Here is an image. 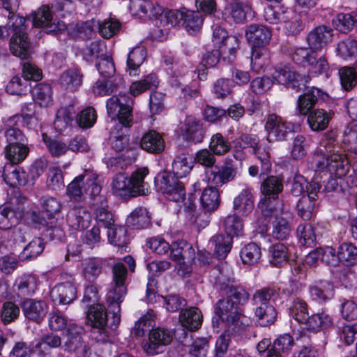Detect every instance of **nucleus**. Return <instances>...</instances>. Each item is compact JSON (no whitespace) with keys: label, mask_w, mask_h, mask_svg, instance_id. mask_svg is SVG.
Wrapping results in <instances>:
<instances>
[{"label":"nucleus","mask_w":357,"mask_h":357,"mask_svg":"<svg viewBox=\"0 0 357 357\" xmlns=\"http://www.w3.org/2000/svg\"><path fill=\"white\" fill-rule=\"evenodd\" d=\"M193 158L185 153L177 155L172 162V173L163 172L155 178V185L166 197L175 202L184 200L185 190L179 178L186 176L192 168Z\"/></svg>","instance_id":"f257e3e1"},{"label":"nucleus","mask_w":357,"mask_h":357,"mask_svg":"<svg viewBox=\"0 0 357 357\" xmlns=\"http://www.w3.org/2000/svg\"><path fill=\"white\" fill-rule=\"evenodd\" d=\"M4 9L9 12L7 25L11 28L13 35L10 39L12 54L22 59L29 56V40L25 31L26 19L15 14L20 6V0H1Z\"/></svg>","instance_id":"f03ea898"},{"label":"nucleus","mask_w":357,"mask_h":357,"mask_svg":"<svg viewBox=\"0 0 357 357\" xmlns=\"http://www.w3.org/2000/svg\"><path fill=\"white\" fill-rule=\"evenodd\" d=\"M210 149H204L196 153L195 161L206 167L205 171L206 179L208 185L222 186L223 184L234 179L236 171L230 165L221 167L215 165L216 158Z\"/></svg>","instance_id":"7ed1b4c3"},{"label":"nucleus","mask_w":357,"mask_h":357,"mask_svg":"<svg viewBox=\"0 0 357 357\" xmlns=\"http://www.w3.org/2000/svg\"><path fill=\"white\" fill-rule=\"evenodd\" d=\"M127 268L123 263H116L112 267V287L107 294V302L112 311V323L110 328L116 329L119 326L120 319V304L126 294L125 282L127 278Z\"/></svg>","instance_id":"20e7f679"},{"label":"nucleus","mask_w":357,"mask_h":357,"mask_svg":"<svg viewBox=\"0 0 357 357\" xmlns=\"http://www.w3.org/2000/svg\"><path fill=\"white\" fill-rule=\"evenodd\" d=\"M268 200L261 203V210L264 215L270 217L272 224V236L279 240L285 239L290 234L292 219L291 212L284 208L282 202H277L275 208H270Z\"/></svg>","instance_id":"39448f33"},{"label":"nucleus","mask_w":357,"mask_h":357,"mask_svg":"<svg viewBox=\"0 0 357 357\" xmlns=\"http://www.w3.org/2000/svg\"><path fill=\"white\" fill-rule=\"evenodd\" d=\"M215 313L225 323L228 333L242 335L245 332L248 326L246 317L239 312L238 306L227 297L216 303Z\"/></svg>","instance_id":"423d86ee"},{"label":"nucleus","mask_w":357,"mask_h":357,"mask_svg":"<svg viewBox=\"0 0 357 357\" xmlns=\"http://www.w3.org/2000/svg\"><path fill=\"white\" fill-rule=\"evenodd\" d=\"M101 189L97 176L85 172L84 174L76 176L69 183L66 193L71 200L81 202L84 198V194L95 197L100 193Z\"/></svg>","instance_id":"0eeeda50"},{"label":"nucleus","mask_w":357,"mask_h":357,"mask_svg":"<svg viewBox=\"0 0 357 357\" xmlns=\"http://www.w3.org/2000/svg\"><path fill=\"white\" fill-rule=\"evenodd\" d=\"M132 100L126 95H119L111 97L107 101V110L109 116L118 119L125 127H130L132 123Z\"/></svg>","instance_id":"6e6552de"},{"label":"nucleus","mask_w":357,"mask_h":357,"mask_svg":"<svg viewBox=\"0 0 357 357\" xmlns=\"http://www.w3.org/2000/svg\"><path fill=\"white\" fill-rule=\"evenodd\" d=\"M170 257L176 263V268L180 275L185 277L190 273L192 271L190 265L195 258V251L192 245L185 241L172 243Z\"/></svg>","instance_id":"1a4fd4ad"},{"label":"nucleus","mask_w":357,"mask_h":357,"mask_svg":"<svg viewBox=\"0 0 357 357\" xmlns=\"http://www.w3.org/2000/svg\"><path fill=\"white\" fill-rule=\"evenodd\" d=\"M32 119L31 115L15 114L4 122V136L7 145L27 144V139L21 128L28 126Z\"/></svg>","instance_id":"9d476101"},{"label":"nucleus","mask_w":357,"mask_h":357,"mask_svg":"<svg viewBox=\"0 0 357 357\" xmlns=\"http://www.w3.org/2000/svg\"><path fill=\"white\" fill-rule=\"evenodd\" d=\"M98 27L100 35L105 38H110L116 35L120 30L121 24L115 19H107L102 22L91 20L80 22L76 24L77 33L76 36H86L93 32L94 27Z\"/></svg>","instance_id":"9b49d317"},{"label":"nucleus","mask_w":357,"mask_h":357,"mask_svg":"<svg viewBox=\"0 0 357 357\" xmlns=\"http://www.w3.org/2000/svg\"><path fill=\"white\" fill-rule=\"evenodd\" d=\"M314 52L307 48H297L292 55V59L298 64L308 67V70L311 73L322 74L326 73L329 68L328 61L324 57L317 58Z\"/></svg>","instance_id":"f8f14e48"},{"label":"nucleus","mask_w":357,"mask_h":357,"mask_svg":"<svg viewBox=\"0 0 357 357\" xmlns=\"http://www.w3.org/2000/svg\"><path fill=\"white\" fill-rule=\"evenodd\" d=\"M327 154V165L331 173L342 178L348 172L350 165L347 155L342 149L333 142H328L325 146Z\"/></svg>","instance_id":"ddd939ff"},{"label":"nucleus","mask_w":357,"mask_h":357,"mask_svg":"<svg viewBox=\"0 0 357 357\" xmlns=\"http://www.w3.org/2000/svg\"><path fill=\"white\" fill-rule=\"evenodd\" d=\"M268 142L284 141L292 131L291 124L275 114L267 115L265 123Z\"/></svg>","instance_id":"4468645a"},{"label":"nucleus","mask_w":357,"mask_h":357,"mask_svg":"<svg viewBox=\"0 0 357 357\" xmlns=\"http://www.w3.org/2000/svg\"><path fill=\"white\" fill-rule=\"evenodd\" d=\"M173 332L164 328L153 329L149 335V342L143 344L144 350L149 355L162 353L173 340Z\"/></svg>","instance_id":"2eb2a0df"},{"label":"nucleus","mask_w":357,"mask_h":357,"mask_svg":"<svg viewBox=\"0 0 357 357\" xmlns=\"http://www.w3.org/2000/svg\"><path fill=\"white\" fill-rule=\"evenodd\" d=\"M33 26L45 27L48 33L58 34L66 29V24L58 19H54L50 7L43 5L34 13L33 17Z\"/></svg>","instance_id":"dca6fc26"},{"label":"nucleus","mask_w":357,"mask_h":357,"mask_svg":"<svg viewBox=\"0 0 357 357\" xmlns=\"http://www.w3.org/2000/svg\"><path fill=\"white\" fill-rule=\"evenodd\" d=\"M87 319L91 326L98 329L99 336L95 338L98 341L106 342L109 333L107 330V314L105 307L102 304L92 305L87 311Z\"/></svg>","instance_id":"f3484780"},{"label":"nucleus","mask_w":357,"mask_h":357,"mask_svg":"<svg viewBox=\"0 0 357 357\" xmlns=\"http://www.w3.org/2000/svg\"><path fill=\"white\" fill-rule=\"evenodd\" d=\"M261 194L264 196L259 203L261 209V203L268 200L270 208H275L277 202H281L278 199V195L283 190V183L281 178L276 176H269L264 178L260 187Z\"/></svg>","instance_id":"a211bd4d"},{"label":"nucleus","mask_w":357,"mask_h":357,"mask_svg":"<svg viewBox=\"0 0 357 357\" xmlns=\"http://www.w3.org/2000/svg\"><path fill=\"white\" fill-rule=\"evenodd\" d=\"M273 79L279 84L288 85L297 91L301 90L305 87V84L309 82L310 77L296 74L287 66L278 67L273 75Z\"/></svg>","instance_id":"6ab92c4d"},{"label":"nucleus","mask_w":357,"mask_h":357,"mask_svg":"<svg viewBox=\"0 0 357 357\" xmlns=\"http://www.w3.org/2000/svg\"><path fill=\"white\" fill-rule=\"evenodd\" d=\"M245 36L252 47L267 46L270 43L272 31L264 25L252 24L247 28Z\"/></svg>","instance_id":"aec40b11"},{"label":"nucleus","mask_w":357,"mask_h":357,"mask_svg":"<svg viewBox=\"0 0 357 357\" xmlns=\"http://www.w3.org/2000/svg\"><path fill=\"white\" fill-rule=\"evenodd\" d=\"M333 30L324 25L313 29L306 38L311 51H319L328 43L331 41Z\"/></svg>","instance_id":"412c9836"},{"label":"nucleus","mask_w":357,"mask_h":357,"mask_svg":"<svg viewBox=\"0 0 357 357\" xmlns=\"http://www.w3.org/2000/svg\"><path fill=\"white\" fill-rule=\"evenodd\" d=\"M91 221V216L86 208L81 206H75L69 210L66 217V222L72 230H82L87 228Z\"/></svg>","instance_id":"4be33fe9"},{"label":"nucleus","mask_w":357,"mask_h":357,"mask_svg":"<svg viewBox=\"0 0 357 357\" xmlns=\"http://www.w3.org/2000/svg\"><path fill=\"white\" fill-rule=\"evenodd\" d=\"M24 317L29 320L40 323L47 313V306L43 301L25 299L21 305Z\"/></svg>","instance_id":"5701e85b"},{"label":"nucleus","mask_w":357,"mask_h":357,"mask_svg":"<svg viewBox=\"0 0 357 357\" xmlns=\"http://www.w3.org/2000/svg\"><path fill=\"white\" fill-rule=\"evenodd\" d=\"M16 164L6 163L2 170L4 181L11 187L24 186L28 181L26 172Z\"/></svg>","instance_id":"b1692460"},{"label":"nucleus","mask_w":357,"mask_h":357,"mask_svg":"<svg viewBox=\"0 0 357 357\" xmlns=\"http://www.w3.org/2000/svg\"><path fill=\"white\" fill-rule=\"evenodd\" d=\"M83 328L76 324H69L65 333L66 340L63 347L69 351H86V347L83 346L82 334Z\"/></svg>","instance_id":"393cba45"},{"label":"nucleus","mask_w":357,"mask_h":357,"mask_svg":"<svg viewBox=\"0 0 357 357\" xmlns=\"http://www.w3.org/2000/svg\"><path fill=\"white\" fill-rule=\"evenodd\" d=\"M148 174L149 169L146 167L139 168L131 174L129 181L132 197L146 195L150 192V187L144 181Z\"/></svg>","instance_id":"a878e982"},{"label":"nucleus","mask_w":357,"mask_h":357,"mask_svg":"<svg viewBox=\"0 0 357 357\" xmlns=\"http://www.w3.org/2000/svg\"><path fill=\"white\" fill-rule=\"evenodd\" d=\"M130 10L133 15L138 16L139 18L157 17L158 15L162 12V7L155 6L149 0H130Z\"/></svg>","instance_id":"bb28decb"},{"label":"nucleus","mask_w":357,"mask_h":357,"mask_svg":"<svg viewBox=\"0 0 357 357\" xmlns=\"http://www.w3.org/2000/svg\"><path fill=\"white\" fill-rule=\"evenodd\" d=\"M328 95L320 89L312 87L310 91L301 95L298 100V109L302 115L309 114L310 111L314 106L318 98L326 100Z\"/></svg>","instance_id":"cd10ccee"},{"label":"nucleus","mask_w":357,"mask_h":357,"mask_svg":"<svg viewBox=\"0 0 357 357\" xmlns=\"http://www.w3.org/2000/svg\"><path fill=\"white\" fill-rule=\"evenodd\" d=\"M333 116V110L314 109L309 113L307 123L312 130L322 131L328 127L329 121Z\"/></svg>","instance_id":"c85d7f7f"},{"label":"nucleus","mask_w":357,"mask_h":357,"mask_svg":"<svg viewBox=\"0 0 357 357\" xmlns=\"http://www.w3.org/2000/svg\"><path fill=\"white\" fill-rule=\"evenodd\" d=\"M212 41L216 47L223 48V53L227 52L229 53L228 56L229 61H233L235 59L236 48L234 46L229 47L227 45L229 42L231 43L236 42V39L234 38H229L228 33L225 29L218 26H215L213 32Z\"/></svg>","instance_id":"c756f323"},{"label":"nucleus","mask_w":357,"mask_h":357,"mask_svg":"<svg viewBox=\"0 0 357 357\" xmlns=\"http://www.w3.org/2000/svg\"><path fill=\"white\" fill-rule=\"evenodd\" d=\"M50 296L54 302L61 304H68L76 297V289L75 286L66 282L55 286L50 292Z\"/></svg>","instance_id":"7c9ffc66"},{"label":"nucleus","mask_w":357,"mask_h":357,"mask_svg":"<svg viewBox=\"0 0 357 357\" xmlns=\"http://www.w3.org/2000/svg\"><path fill=\"white\" fill-rule=\"evenodd\" d=\"M23 216V211L19 208L8 206H0V229H10L15 226Z\"/></svg>","instance_id":"2f4dec72"},{"label":"nucleus","mask_w":357,"mask_h":357,"mask_svg":"<svg viewBox=\"0 0 357 357\" xmlns=\"http://www.w3.org/2000/svg\"><path fill=\"white\" fill-rule=\"evenodd\" d=\"M142 149L152 153H159L165 149V142L162 136L155 130L146 132L140 142Z\"/></svg>","instance_id":"473e14b6"},{"label":"nucleus","mask_w":357,"mask_h":357,"mask_svg":"<svg viewBox=\"0 0 357 357\" xmlns=\"http://www.w3.org/2000/svg\"><path fill=\"white\" fill-rule=\"evenodd\" d=\"M130 181L125 173L116 174L112 178L111 188L114 195L123 199L132 197L130 188Z\"/></svg>","instance_id":"72a5a7b5"},{"label":"nucleus","mask_w":357,"mask_h":357,"mask_svg":"<svg viewBox=\"0 0 357 357\" xmlns=\"http://www.w3.org/2000/svg\"><path fill=\"white\" fill-rule=\"evenodd\" d=\"M251 68L259 73L269 63L271 52L267 46L252 47Z\"/></svg>","instance_id":"f704fd0d"},{"label":"nucleus","mask_w":357,"mask_h":357,"mask_svg":"<svg viewBox=\"0 0 357 357\" xmlns=\"http://www.w3.org/2000/svg\"><path fill=\"white\" fill-rule=\"evenodd\" d=\"M234 208L242 215H248L254 209L253 195L250 188H245L234 199Z\"/></svg>","instance_id":"c9c22d12"},{"label":"nucleus","mask_w":357,"mask_h":357,"mask_svg":"<svg viewBox=\"0 0 357 357\" xmlns=\"http://www.w3.org/2000/svg\"><path fill=\"white\" fill-rule=\"evenodd\" d=\"M179 321L183 326L194 331L201 326L202 314L197 307H192L181 312Z\"/></svg>","instance_id":"e433bc0d"},{"label":"nucleus","mask_w":357,"mask_h":357,"mask_svg":"<svg viewBox=\"0 0 357 357\" xmlns=\"http://www.w3.org/2000/svg\"><path fill=\"white\" fill-rule=\"evenodd\" d=\"M217 187L214 185H210L209 187L204 188L202 191L200 201L206 211H214L220 206V197Z\"/></svg>","instance_id":"4c0bfd02"},{"label":"nucleus","mask_w":357,"mask_h":357,"mask_svg":"<svg viewBox=\"0 0 357 357\" xmlns=\"http://www.w3.org/2000/svg\"><path fill=\"white\" fill-rule=\"evenodd\" d=\"M268 259L271 265L281 267L286 264L289 259V249L284 243H278L270 246Z\"/></svg>","instance_id":"58836bf2"},{"label":"nucleus","mask_w":357,"mask_h":357,"mask_svg":"<svg viewBox=\"0 0 357 357\" xmlns=\"http://www.w3.org/2000/svg\"><path fill=\"white\" fill-rule=\"evenodd\" d=\"M58 82L61 88L74 91L82 84V75L76 69H69L60 75Z\"/></svg>","instance_id":"ea45409f"},{"label":"nucleus","mask_w":357,"mask_h":357,"mask_svg":"<svg viewBox=\"0 0 357 357\" xmlns=\"http://www.w3.org/2000/svg\"><path fill=\"white\" fill-rule=\"evenodd\" d=\"M126 224L137 229L146 228L151 225V216L146 208H135L126 219Z\"/></svg>","instance_id":"a19ab883"},{"label":"nucleus","mask_w":357,"mask_h":357,"mask_svg":"<svg viewBox=\"0 0 357 357\" xmlns=\"http://www.w3.org/2000/svg\"><path fill=\"white\" fill-rule=\"evenodd\" d=\"M29 149L27 144L6 145L4 148L6 158L8 163L18 164L22 162L28 155Z\"/></svg>","instance_id":"79ce46f5"},{"label":"nucleus","mask_w":357,"mask_h":357,"mask_svg":"<svg viewBox=\"0 0 357 357\" xmlns=\"http://www.w3.org/2000/svg\"><path fill=\"white\" fill-rule=\"evenodd\" d=\"M103 260L97 257L89 258L83 262V274L86 280L94 281L102 272Z\"/></svg>","instance_id":"37998d69"},{"label":"nucleus","mask_w":357,"mask_h":357,"mask_svg":"<svg viewBox=\"0 0 357 357\" xmlns=\"http://www.w3.org/2000/svg\"><path fill=\"white\" fill-rule=\"evenodd\" d=\"M311 298L316 301H326L333 295V284L328 281H319L309 288Z\"/></svg>","instance_id":"c03bdc74"},{"label":"nucleus","mask_w":357,"mask_h":357,"mask_svg":"<svg viewBox=\"0 0 357 357\" xmlns=\"http://www.w3.org/2000/svg\"><path fill=\"white\" fill-rule=\"evenodd\" d=\"M211 243L214 246V252L219 259H224L230 252L232 244V238L230 236L217 234L213 236Z\"/></svg>","instance_id":"a18cd8bd"},{"label":"nucleus","mask_w":357,"mask_h":357,"mask_svg":"<svg viewBox=\"0 0 357 357\" xmlns=\"http://www.w3.org/2000/svg\"><path fill=\"white\" fill-rule=\"evenodd\" d=\"M306 326V329L312 332H317L322 328H326L331 325L332 320L328 314L321 312L311 315L307 314L306 320L302 321Z\"/></svg>","instance_id":"49530a36"},{"label":"nucleus","mask_w":357,"mask_h":357,"mask_svg":"<svg viewBox=\"0 0 357 357\" xmlns=\"http://www.w3.org/2000/svg\"><path fill=\"white\" fill-rule=\"evenodd\" d=\"M32 95L36 102L42 107H47L52 102V89L51 86L45 83H40L36 85L32 90Z\"/></svg>","instance_id":"de8ad7c7"},{"label":"nucleus","mask_w":357,"mask_h":357,"mask_svg":"<svg viewBox=\"0 0 357 357\" xmlns=\"http://www.w3.org/2000/svg\"><path fill=\"white\" fill-rule=\"evenodd\" d=\"M338 261L346 266H352L357 261V247L351 243H343L337 249Z\"/></svg>","instance_id":"09e8293b"},{"label":"nucleus","mask_w":357,"mask_h":357,"mask_svg":"<svg viewBox=\"0 0 357 357\" xmlns=\"http://www.w3.org/2000/svg\"><path fill=\"white\" fill-rule=\"evenodd\" d=\"M14 287L20 296H31L36 289V279L31 275H23L16 280Z\"/></svg>","instance_id":"8fccbe9b"},{"label":"nucleus","mask_w":357,"mask_h":357,"mask_svg":"<svg viewBox=\"0 0 357 357\" xmlns=\"http://www.w3.org/2000/svg\"><path fill=\"white\" fill-rule=\"evenodd\" d=\"M158 79L155 74H149L139 81L133 82L130 86L132 95L137 96L146 90L157 88Z\"/></svg>","instance_id":"3c124183"},{"label":"nucleus","mask_w":357,"mask_h":357,"mask_svg":"<svg viewBox=\"0 0 357 357\" xmlns=\"http://www.w3.org/2000/svg\"><path fill=\"white\" fill-rule=\"evenodd\" d=\"M257 322L261 326H268L274 323L277 312L273 305L257 307L255 311Z\"/></svg>","instance_id":"603ef678"},{"label":"nucleus","mask_w":357,"mask_h":357,"mask_svg":"<svg viewBox=\"0 0 357 357\" xmlns=\"http://www.w3.org/2000/svg\"><path fill=\"white\" fill-rule=\"evenodd\" d=\"M146 50L143 47H134L130 52L127 60V66L130 75H136L137 69L146 59Z\"/></svg>","instance_id":"864d4df0"},{"label":"nucleus","mask_w":357,"mask_h":357,"mask_svg":"<svg viewBox=\"0 0 357 357\" xmlns=\"http://www.w3.org/2000/svg\"><path fill=\"white\" fill-rule=\"evenodd\" d=\"M7 230L3 236V238L7 240L6 247L24 243L26 240L28 236V227L26 226L20 225Z\"/></svg>","instance_id":"5fc2aeb1"},{"label":"nucleus","mask_w":357,"mask_h":357,"mask_svg":"<svg viewBox=\"0 0 357 357\" xmlns=\"http://www.w3.org/2000/svg\"><path fill=\"white\" fill-rule=\"evenodd\" d=\"M209 149L216 155H223L230 151L231 144L221 133H215L211 138Z\"/></svg>","instance_id":"6e6d98bb"},{"label":"nucleus","mask_w":357,"mask_h":357,"mask_svg":"<svg viewBox=\"0 0 357 357\" xmlns=\"http://www.w3.org/2000/svg\"><path fill=\"white\" fill-rule=\"evenodd\" d=\"M74 112L72 108L61 107L56 114L54 122L55 128L60 132L69 127L74 119Z\"/></svg>","instance_id":"4d7b16f0"},{"label":"nucleus","mask_w":357,"mask_h":357,"mask_svg":"<svg viewBox=\"0 0 357 357\" xmlns=\"http://www.w3.org/2000/svg\"><path fill=\"white\" fill-rule=\"evenodd\" d=\"M204 129L199 121L192 118H188L186 121L185 135L186 137L195 142L199 143L203 140Z\"/></svg>","instance_id":"13d9d810"},{"label":"nucleus","mask_w":357,"mask_h":357,"mask_svg":"<svg viewBox=\"0 0 357 357\" xmlns=\"http://www.w3.org/2000/svg\"><path fill=\"white\" fill-rule=\"evenodd\" d=\"M289 313L298 322L301 323L306 320L308 314L307 304L303 299L296 297L289 306Z\"/></svg>","instance_id":"bf43d9fd"},{"label":"nucleus","mask_w":357,"mask_h":357,"mask_svg":"<svg viewBox=\"0 0 357 357\" xmlns=\"http://www.w3.org/2000/svg\"><path fill=\"white\" fill-rule=\"evenodd\" d=\"M288 8L282 6H268L264 9V17L270 24H278L286 19Z\"/></svg>","instance_id":"052dcab7"},{"label":"nucleus","mask_w":357,"mask_h":357,"mask_svg":"<svg viewBox=\"0 0 357 357\" xmlns=\"http://www.w3.org/2000/svg\"><path fill=\"white\" fill-rule=\"evenodd\" d=\"M253 152L260 162V176L269 173L271 169L270 148L268 146L261 147L257 145Z\"/></svg>","instance_id":"680f3d73"},{"label":"nucleus","mask_w":357,"mask_h":357,"mask_svg":"<svg viewBox=\"0 0 357 357\" xmlns=\"http://www.w3.org/2000/svg\"><path fill=\"white\" fill-rule=\"evenodd\" d=\"M20 309L17 305L12 301L3 303L1 311V320L4 324H8L18 318Z\"/></svg>","instance_id":"e2e57ef3"},{"label":"nucleus","mask_w":357,"mask_h":357,"mask_svg":"<svg viewBox=\"0 0 357 357\" xmlns=\"http://www.w3.org/2000/svg\"><path fill=\"white\" fill-rule=\"evenodd\" d=\"M317 201L303 196L298 202V215L305 220H310L316 211Z\"/></svg>","instance_id":"0e129e2a"},{"label":"nucleus","mask_w":357,"mask_h":357,"mask_svg":"<svg viewBox=\"0 0 357 357\" xmlns=\"http://www.w3.org/2000/svg\"><path fill=\"white\" fill-rule=\"evenodd\" d=\"M226 296L236 306L245 305L250 298L249 293L240 286H231L228 287Z\"/></svg>","instance_id":"69168bd1"},{"label":"nucleus","mask_w":357,"mask_h":357,"mask_svg":"<svg viewBox=\"0 0 357 357\" xmlns=\"http://www.w3.org/2000/svg\"><path fill=\"white\" fill-rule=\"evenodd\" d=\"M183 23L188 31L195 32L200 29L203 18L199 11L188 10L185 8Z\"/></svg>","instance_id":"338daca9"},{"label":"nucleus","mask_w":357,"mask_h":357,"mask_svg":"<svg viewBox=\"0 0 357 357\" xmlns=\"http://www.w3.org/2000/svg\"><path fill=\"white\" fill-rule=\"evenodd\" d=\"M241 257L243 264H253L259 260L261 250L256 243H248L241 250Z\"/></svg>","instance_id":"774afa93"}]
</instances>
